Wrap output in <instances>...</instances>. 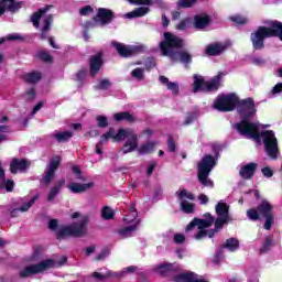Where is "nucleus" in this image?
<instances>
[{
    "label": "nucleus",
    "instance_id": "f704fd0d",
    "mask_svg": "<svg viewBox=\"0 0 282 282\" xmlns=\"http://www.w3.org/2000/svg\"><path fill=\"white\" fill-rule=\"evenodd\" d=\"M197 276L193 272L180 273L173 278L174 282H193V278Z\"/></svg>",
    "mask_w": 282,
    "mask_h": 282
},
{
    "label": "nucleus",
    "instance_id": "09e8293b",
    "mask_svg": "<svg viewBox=\"0 0 282 282\" xmlns=\"http://www.w3.org/2000/svg\"><path fill=\"white\" fill-rule=\"evenodd\" d=\"M85 78H87V70L86 69H79L76 74V80L79 83L80 87H83V83H85Z\"/></svg>",
    "mask_w": 282,
    "mask_h": 282
},
{
    "label": "nucleus",
    "instance_id": "b1692460",
    "mask_svg": "<svg viewBox=\"0 0 282 282\" xmlns=\"http://www.w3.org/2000/svg\"><path fill=\"white\" fill-rule=\"evenodd\" d=\"M224 52H226V45H224L221 43L208 44L205 50V54L207 56H221V54H224Z\"/></svg>",
    "mask_w": 282,
    "mask_h": 282
},
{
    "label": "nucleus",
    "instance_id": "6e6d98bb",
    "mask_svg": "<svg viewBox=\"0 0 282 282\" xmlns=\"http://www.w3.org/2000/svg\"><path fill=\"white\" fill-rule=\"evenodd\" d=\"M191 23V18H184L181 22L177 23L176 30H186Z\"/></svg>",
    "mask_w": 282,
    "mask_h": 282
},
{
    "label": "nucleus",
    "instance_id": "a18cd8bd",
    "mask_svg": "<svg viewBox=\"0 0 282 282\" xmlns=\"http://www.w3.org/2000/svg\"><path fill=\"white\" fill-rule=\"evenodd\" d=\"M96 121L99 129H107V127H109V120L102 115H98Z\"/></svg>",
    "mask_w": 282,
    "mask_h": 282
},
{
    "label": "nucleus",
    "instance_id": "7ed1b4c3",
    "mask_svg": "<svg viewBox=\"0 0 282 282\" xmlns=\"http://www.w3.org/2000/svg\"><path fill=\"white\" fill-rule=\"evenodd\" d=\"M247 217L250 221L264 219V230H272V226H274V206L267 199H263L258 204L257 208H250L247 210Z\"/></svg>",
    "mask_w": 282,
    "mask_h": 282
},
{
    "label": "nucleus",
    "instance_id": "69168bd1",
    "mask_svg": "<svg viewBox=\"0 0 282 282\" xmlns=\"http://www.w3.org/2000/svg\"><path fill=\"white\" fill-rule=\"evenodd\" d=\"M109 257V249L105 248L97 256L96 261H102V259Z\"/></svg>",
    "mask_w": 282,
    "mask_h": 282
},
{
    "label": "nucleus",
    "instance_id": "5fc2aeb1",
    "mask_svg": "<svg viewBox=\"0 0 282 282\" xmlns=\"http://www.w3.org/2000/svg\"><path fill=\"white\" fill-rule=\"evenodd\" d=\"M230 20L234 23H237V25H246V23H248V19H246V18H243L241 15L231 17Z\"/></svg>",
    "mask_w": 282,
    "mask_h": 282
},
{
    "label": "nucleus",
    "instance_id": "864d4df0",
    "mask_svg": "<svg viewBox=\"0 0 282 282\" xmlns=\"http://www.w3.org/2000/svg\"><path fill=\"white\" fill-rule=\"evenodd\" d=\"M72 172L76 176V180H79L80 182H85V177H83V170H80V167H78L77 165H74L72 167Z\"/></svg>",
    "mask_w": 282,
    "mask_h": 282
},
{
    "label": "nucleus",
    "instance_id": "ddd939ff",
    "mask_svg": "<svg viewBox=\"0 0 282 282\" xmlns=\"http://www.w3.org/2000/svg\"><path fill=\"white\" fill-rule=\"evenodd\" d=\"M177 197L181 200V210L185 213V215L195 213V204L184 200L185 197L186 199H191V202L195 200V194L188 193L187 189H181V192L177 193Z\"/></svg>",
    "mask_w": 282,
    "mask_h": 282
},
{
    "label": "nucleus",
    "instance_id": "f8f14e48",
    "mask_svg": "<svg viewBox=\"0 0 282 282\" xmlns=\"http://www.w3.org/2000/svg\"><path fill=\"white\" fill-rule=\"evenodd\" d=\"M111 45L121 58H131V56L142 52V46H129L120 42H111Z\"/></svg>",
    "mask_w": 282,
    "mask_h": 282
},
{
    "label": "nucleus",
    "instance_id": "0e129e2a",
    "mask_svg": "<svg viewBox=\"0 0 282 282\" xmlns=\"http://www.w3.org/2000/svg\"><path fill=\"white\" fill-rule=\"evenodd\" d=\"M251 63L253 65H257L258 67H261L262 65L265 64V59L263 57H252Z\"/></svg>",
    "mask_w": 282,
    "mask_h": 282
},
{
    "label": "nucleus",
    "instance_id": "8fccbe9b",
    "mask_svg": "<svg viewBox=\"0 0 282 282\" xmlns=\"http://www.w3.org/2000/svg\"><path fill=\"white\" fill-rule=\"evenodd\" d=\"M166 88L172 91L173 96H178L180 95V85L175 82H170L166 86Z\"/></svg>",
    "mask_w": 282,
    "mask_h": 282
},
{
    "label": "nucleus",
    "instance_id": "cd10ccee",
    "mask_svg": "<svg viewBox=\"0 0 282 282\" xmlns=\"http://www.w3.org/2000/svg\"><path fill=\"white\" fill-rule=\"evenodd\" d=\"M113 118L117 122H122L123 120L130 123L135 122V117H133L129 111L116 112Z\"/></svg>",
    "mask_w": 282,
    "mask_h": 282
},
{
    "label": "nucleus",
    "instance_id": "052dcab7",
    "mask_svg": "<svg viewBox=\"0 0 282 282\" xmlns=\"http://www.w3.org/2000/svg\"><path fill=\"white\" fill-rule=\"evenodd\" d=\"M94 12V8L91 6H85L79 10L80 17H87V14H91Z\"/></svg>",
    "mask_w": 282,
    "mask_h": 282
},
{
    "label": "nucleus",
    "instance_id": "4c0bfd02",
    "mask_svg": "<svg viewBox=\"0 0 282 282\" xmlns=\"http://www.w3.org/2000/svg\"><path fill=\"white\" fill-rule=\"evenodd\" d=\"M154 149H155V142L150 141L145 144L140 145V148L138 149V152L140 155H144L147 153H153Z\"/></svg>",
    "mask_w": 282,
    "mask_h": 282
},
{
    "label": "nucleus",
    "instance_id": "e433bc0d",
    "mask_svg": "<svg viewBox=\"0 0 282 282\" xmlns=\"http://www.w3.org/2000/svg\"><path fill=\"white\" fill-rule=\"evenodd\" d=\"M161 276H166L170 272H175V265L173 263H163L158 265Z\"/></svg>",
    "mask_w": 282,
    "mask_h": 282
},
{
    "label": "nucleus",
    "instance_id": "393cba45",
    "mask_svg": "<svg viewBox=\"0 0 282 282\" xmlns=\"http://www.w3.org/2000/svg\"><path fill=\"white\" fill-rule=\"evenodd\" d=\"M52 23H54V17L52 14L46 15L44 19V25L41 30L40 41H45V39H47V32L52 30Z\"/></svg>",
    "mask_w": 282,
    "mask_h": 282
},
{
    "label": "nucleus",
    "instance_id": "13d9d810",
    "mask_svg": "<svg viewBox=\"0 0 282 282\" xmlns=\"http://www.w3.org/2000/svg\"><path fill=\"white\" fill-rule=\"evenodd\" d=\"M145 69L151 70L153 67H155V57H148L144 63Z\"/></svg>",
    "mask_w": 282,
    "mask_h": 282
},
{
    "label": "nucleus",
    "instance_id": "6ab92c4d",
    "mask_svg": "<svg viewBox=\"0 0 282 282\" xmlns=\"http://www.w3.org/2000/svg\"><path fill=\"white\" fill-rule=\"evenodd\" d=\"M0 189L7 191V193H12L14 191V181L13 180H6V170L1 165L0 161Z\"/></svg>",
    "mask_w": 282,
    "mask_h": 282
},
{
    "label": "nucleus",
    "instance_id": "20e7f679",
    "mask_svg": "<svg viewBox=\"0 0 282 282\" xmlns=\"http://www.w3.org/2000/svg\"><path fill=\"white\" fill-rule=\"evenodd\" d=\"M104 138L106 140H110L111 138L115 142H122V140H126L123 144L124 154L131 153L138 149V135L131 130L120 128L116 134V129L109 128V130L104 134Z\"/></svg>",
    "mask_w": 282,
    "mask_h": 282
},
{
    "label": "nucleus",
    "instance_id": "0eeeda50",
    "mask_svg": "<svg viewBox=\"0 0 282 282\" xmlns=\"http://www.w3.org/2000/svg\"><path fill=\"white\" fill-rule=\"evenodd\" d=\"M214 155L205 154L204 158L198 162L197 169V177L203 186H208V176L210 175V171L217 166V158H219V147H214L213 149Z\"/></svg>",
    "mask_w": 282,
    "mask_h": 282
},
{
    "label": "nucleus",
    "instance_id": "1a4fd4ad",
    "mask_svg": "<svg viewBox=\"0 0 282 282\" xmlns=\"http://www.w3.org/2000/svg\"><path fill=\"white\" fill-rule=\"evenodd\" d=\"M56 265V260L46 259L44 261L37 262L35 264H31L25 267L20 271V279H28L29 276H34V274H41V272H45V270H50Z\"/></svg>",
    "mask_w": 282,
    "mask_h": 282
},
{
    "label": "nucleus",
    "instance_id": "72a5a7b5",
    "mask_svg": "<svg viewBox=\"0 0 282 282\" xmlns=\"http://www.w3.org/2000/svg\"><path fill=\"white\" fill-rule=\"evenodd\" d=\"M271 248H274V238L272 236H267L260 248V253L264 254L265 252H270Z\"/></svg>",
    "mask_w": 282,
    "mask_h": 282
},
{
    "label": "nucleus",
    "instance_id": "2f4dec72",
    "mask_svg": "<svg viewBox=\"0 0 282 282\" xmlns=\"http://www.w3.org/2000/svg\"><path fill=\"white\" fill-rule=\"evenodd\" d=\"M53 138L59 142V144H63L65 142H69V140H72V138H74V132L72 131H63V132H58L55 133L53 135Z\"/></svg>",
    "mask_w": 282,
    "mask_h": 282
},
{
    "label": "nucleus",
    "instance_id": "f257e3e1",
    "mask_svg": "<svg viewBox=\"0 0 282 282\" xmlns=\"http://www.w3.org/2000/svg\"><path fill=\"white\" fill-rule=\"evenodd\" d=\"M237 111L241 117L240 122L234 127L240 135H246L261 147V138L264 144V151L271 158V160H278L279 158V140L272 130H262L259 132V124L251 122L252 118L257 115V108L254 106V99L248 97L239 100L237 97Z\"/></svg>",
    "mask_w": 282,
    "mask_h": 282
},
{
    "label": "nucleus",
    "instance_id": "4be33fe9",
    "mask_svg": "<svg viewBox=\"0 0 282 282\" xmlns=\"http://www.w3.org/2000/svg\"><path fill=\"white\" fill-rule=\"evenodd\" d=\"M94 186H95L94 182H90V183L73 182L68 184V189L70 191V193L78 195L80 193H87V191H89V188H94Z\"/></svg>",
    "mask_w": 282,
    "mask_h": 282
},
{
    "label": "nucleus",
    "instance_id": "49530a36",
    "mask_svg": "<svg viewBox=\"0 0 282 282\" xmlns=\"http://www.w3.org/2000/svg\"><path fill=\"white\" fill-rule=\"evenodd\" d=\"M138 227L135 225H130L128 227L121 228L118 230V234L121 237H127V235H131Z\"/></svg>",
    "mask_w": 282,
    "mask_h": 282
},
{
    "label": "nucleus",
    "instance_id": "3c124183",
    "mask_svg": "<svg viewBox=\"0 0 282 282\" xmlns=\"http://www.w3.org/2000/svg\"><path fill=\"white\" fill-rule=\"evenodd\" d=\"M197 3V0H178L177 6L180 8H193Z\"/></svg>",
    "mask_w": 282,
    "mask_h": 282
},
{
    "label": "nucleus",
    "instance_id": "4468645a",
    "mask_svg": "<svg viewBox=\"0 0 282 282\" xmlns=\"http://www.w3.org/2000/svg\"><path fill=\"white\" fill-rule=\"evenodd\" d=\"M25 6L23 1L17 0H0V17H3L7 12H11V14H17L21 8Z\"/></svg>",
    "mask_w": 282,
    "mask_h": 282
},
{
    "label": "nucleus",
    "instance_id": "603ef678",
    "mask_svg": "<svg viewBox=\"0 0 282 282\" xmlns=\"http://www.w3.org/2000/svg\"><path fill=\"white\" fill-rule=\"evenodd\" d=\"M107 140L109 139H105V134H102L100 141L96 144L95 153H97V155H102V145Z\"/></svg>",
    "mask_w": 282,
    "mask_h": 282
},
{
    "label": "nucleus",
    "instance_id": "bb28decb",
    "mask_svg": "<svg viewBox=\"0 0 282 282\" xmlns=\"http://www.w3.org/2000/svg\"><path fill=\"white\" fill-rule=\"evenodd\" d=\"M215 212L218 217H225L230 219V206H228V204L219 202L215 206Z\"/></svg>",
    "mask_w": 282,
    "mask_h": 282
},
{
    "label": "nucleus",
    "instance_id": "de8ad7c7",
    "mask_svg": "<svg viewBox=\"0 0 282 282\" xmlns=\"http://www.w3.org/2000/svg\"><path fill=\"white\" fill-rule=\"evenodd\" d=\"M43 252V246L37 245L33 248V253H32V261H39L41 259V253Z\"/></svg>",
    "mask_w": 282,
    "mask_h": 282
},
{
    "label": "nucleus",
    "instance_id": "c9c22d12",
    "mask_svg": "<svg viewBox=\"0 0 282 282\" xmlns=\"http://www.w3.org/2000/svg\"><path fill=\"white\" fill-rule=\"evenodd\" d=\"M221 248H227L230 252H235V250L239 249V240L237 238H229L221 245Z\"/></svg>",
    "mask_w": 282,
    "mask_h": 282
},
{
    "label": "nucleus",
    "instance_id": "473e14b6",
    "mask_svg": "<svg viewBox=\"0 0 282 282\" xmlns=\"http://www.w3.org/2000/svg\"><path fill=\"white\" fill-rule=\"evenodd\" d=\"M149 12V8L147 7H140L134 9L133 11L126 14L127 19H138L140 17L147 15Z\"/></svg>",
    "mask_w": 282,
    "mask_h": 282
},
{
    "label": "nucleus",
    "instance_id": "423d86ee",
    "mask_svg": "<svg viewBox=\"0 0 282 282\" xmlns=\"http://www.w3.org/2000/svg\"><path fill=\"white\" fill-rule=\"evenodd\" d=\"M203 217L204 219L197 217L193 218V220L187 225L185 229V232H191V230L197 226L198 231L196 235H194V239L197 241L206 239V237L210 239V229L206 228H210V226L215 224V216L210 215V213H205Z\"/></svg>",
    "mask_w": 282,
    "mask_h": 282
},
{
    "label": "nucleus",
    "instance_id": "338daca9",
    "mask_svg": "<svg viewBox=\"0 0 282 282\" xmlns=\"http://www.w3.org/2000/svg\"><path fill=\"white\" fill-rule=\"evenodd\" d=\"M184 241H186V237H184V235L182 234H175L174 235V242L177 245L184 243Z\"/></svg>",
    "mask_w": 282,
    "mask_h": 282
},
{
    "label": "nucleus",
    "instance_id": "79ce46f5",
    "mask_svg": "<svg viewBox=\"0 0 282 282\" xmlns=\"http://www.w3.org/2000/svg\"><path fill=\"white\" fill-rule=\"evenodd\" d=\"M109 87H111V80L105 78L99 80L98 85L95 86V89L98 91H106V89H109Z\"/></svg>",
    "mask_w": 282,
    "mask_h": 282
},
{
    "label": "nucleus",
    "instance_id": "4d7b16f0",
    "mask_svg": "<svg viewBox=\"0 0 282 282\" xmlns=\"http://www.w3.org/2000/svg\"><path fill=\"white\" fill-rule=\"evenodd\" d=\"M106 274L108 279H122L124 276V271H121V272L107 271Z\"/></svg>",
    "mask_w": 282,
    "mask_h": 282
},
{
    "label": "nucleus",
    "instance_id": "6e6552de",
    "mask_svg": "<svg viewBox=\"0 0 282 282\" xmlns=\"http://www.w3.org/2000/svg\"><path fill=\"white\" fill-rule=\"evenodd\" d=\"M164 41L160 42L159 47L162 56H169L171 61H175V52L173 50H182L184 47V39L171 33H163Z\"/></svg>",
    "mask_w": 282,
    "mask_h": 282
},
{
    "label": "nucleus",
    "instance_id": "9d476101",
    "mask_svg": "<svg viewBox=\"0 0 282 282\" xmlns=\"http://www.w3.org/2000/svg\"><path fill=\"white\" fill-rule=\"evenodd\" d=\"M237 108V95H218L216 100L214 101V109L216 111H220L223 113H228V111H235Z\"/></svg>",
    "mask_w": 282,
    "mask_h": 282
},
{
    "label": "nucleus",
    "instance_id": "f3484780",
    "mask_svg": "<svg viewBox=\"0 0 282 282\" xmlns=\"http://www.w3.org/2000/svg\"><path fill=\"white\" fill-rule=\"evenodd\" d=\"M96 19H99L101 25H109V23L116 19V13H113L111 9L99 8L97 10Z\"/></svg>",
    "mask_w": 282,
    "mask_h": 282
},
{
    "label": "nucleus",
    "instance_id": "2eb2a0df",
    "mask_svg": "<svg viewBox=\"0 0 282 282\" xmlns=\"http://www.w3.org/2000/svg\"><path fill=\"white\" fill-rule=\"evenodd\" d=\"M30 166H32V162H30V160L13 158L11 160L9 171L12 175H17V173H25Z\"/></svg>",
    "mask_w": 282,
    "mask_h": 282
},
{
    "label": "nucleus",
    "instance_id": "a19ab883",
    "mask_svg": "<svg viewBox=\"0 0 282 282\" xmlns=\"http://www.w3.org/2000/svg\"><path fill=\"white\" fill-rule=\"evenodd\" d=\"M36 199H39V195L33 196L28 203H24L21 207H19L20 213H28V210L34 206Z\"/></svg>",
    "mask_w": 282,
    "mask_h": 282
},
{
    "label": "nucleus",
    "instance_id": "aec40b11",
    "mask_svg": "<svg viewBox=\"0 0 282 282\" xmlns=\"http://www.w3.org/2000/svg\"><path fill=\"white\" fill-rule=\"evenodd\" d=\"M213 19L208 14H196L194 15L193 25L195 30H204L210 25Z\"/></svg>",
    "mask_w": 282,
    "mask_h": 282
},
{
    "label": "nucleus",
    "instance_id": "c85d7f7f",
    "mask_svg": "<svg viewBox=\"0 0 282 282\" xmlns=\"http://www.w3.org/2000/svg\"><path fill=\"white\" fill-rule=\"evenodd\" d=\"M47 10H50V7L41 8L31 15V21H32L34 28H36V29L40 28L41 18L43 17V14H45V12H47Z\"/></svg>",
    "mask_w": 282,
    "mask_h": 282
},
{
    "label": "nucleus",
    "instance_id": "a211bd4d",
    "mask_svg": "<svg viewBox=\"0 0 282 282\" xmlns=\"http://www.w3.org/2000/svg\"><path fill=\"white\" fill-rule=\"evenodd\" d=\"M221 78H224V73H218V75L214 76L212 80L206 82L204 93L210 94L213 91H219V87L221 86Z\"/></svg>",
    "mask_w": 282,
    "mask_h": 282
},
{
    "label": "nucleus",
    "instance_id": "37998d69",
    "mask_svg": "<svg viewBox=\"0 0 282 282\" xmlns=\"http://www.w3.org/2000/svg\"><path fill=\"white\" fill-rule=\"evenodd\" d=\"M166 144L170 153H175L177 151V143H175V138H173V134L167 135Z\"/></svg>",
    "mask_w": 282,
    "mask_h": 282
},
{
    "label": "nucleus",
    "instance_id": "412c9836",
    "mask_svg": "<svg viewBox=\"0 0 282 282\" xmlns=\"http://www.w3.org/2000/svg\"><path fill=\"white\" fill-rule=\"evenodd\" d=\"M258 164L254 162L248 163L240 167L239 175L242 180H252L254 177V173H257Z\"/></svg>",
    "mask_w": 282,
    "mask_h": 282
},
{
    "label": "nucleus",
    "instance_id": "39448f33",
    "mask_svg": "<svg viewBox=\"0 0 282 282\" xmlns=\"http://www.w3.org/2000/svg\"><path fill=\"white\" fill-rule=\"evenodd\" d=\"M89 224V217L84 216L79 224L73 223L70 225L62 226L55 234L57 241H63L69 237H74L78 239L80 237H85L87 235V225Z\"/></svg>",
    "mask_w": 282,
    "mask_h": 282
},
{
    "label": "nucleus",
    "instance_id": "dca6fc26",
    "mask_svg": "<svg viewBox=\"0 0 282 282\" xmlns=\"http://www.w3.org/2000/svg\"><path fill=\"white\" fill-rule=\"evenodd\" d=\"M105 65V61L102 59V52H98L97 54L89 57V74L91 78H96L100 68Z\"/></svg>",
    "mask_w": 282,
    "mask_h": 282
},
{
    "label": "nucleus",
    "instance_id": "774afa93",
    "mask_svg": "<svg viewBox=\"0 0 282 282\" xmlns=\"http://www.w3.org/2000/svg\"><path fill=\"white\" fill-rule=\"evenodd\" d=\"M271 94H282V83H278L271 90Z\"/></svg>",
    "mask_w": 282,
    "mask_h": 282
},
{
    "label": "nucleus",
    "instance_id": "e2e57ef3",
    "mask_svg": "<svg viewBox=\"0 0 282 282\" xmlns=\"http://www.w3.org/2000/svg\"><path fill=\"white\" fill-rule=\"evenodd\" d=\"M91 276H93V279H96L97 281H107V279H108L107 273L101 274V273L96 272V271L91 273Z\"/></svg>",
    "mask_w": 282,
    "mask_h": 282
},
{
    "label": "nucleus",
    "instance_id": "9b49d317",
    "mask_svg": "<svg viewBox=\"0 0 282 282\" xmlns=\"http://www.w3.org/2000/svg\"><path fill=\"white\" fill-rule=\"evenodd\" d=\"M61 162H63L61 155H56L50 160L47 169L42 175V183L44 186H50V184H52V180H54L56 171H58V166H61Z\"/></svg>",
    "mask_w": 282,
    "mask_h": 282
},
{
    "label": "nucleus",
    "instance_id": "a878e982",
    "mask_svg": "<svg viewBox=\"0 0 282 282\" xmlns=\"http://www.w3.org/2000/svg\"><path fill=\"white\" fill-rule=\"evenodd\" d=\"M65 186V178H61L59 181L56 182L55 186H53L47 195V202H54L56 199V195L61 193V188Z\"/></svg>",
    "mask_w": 282,
    "mask_h": 282
},
{
    "label": "nucleus",
    "instance_id": "ea45409f",
    "mask_svg": "<svg viewBox=\"0 0 282 282\" xmlns=\"http://www.w3.org/2000/svg\"><path fill=\"white\" fill-rule=\"evenodd\" d=\"M101 217H102V219H106V220L113 219V217H116V212H113V209H111V207L105 206L101 209Z\"/></svg>",
    "mask_w": 282,
    "mask_h": 282
},
{
    "label": "nucleus",
    "instance_id": "680f3d73",
    "mask_svg": "<svg viewBox=\"0 0 282 282\" xmlns=\"http://www.w3.org/2000/svg\"><path fill=\"white\" fill-rule=\"evenodd\" d=\"M195 118H197V113L191 112L184 120L183 124L188 126L195 122Z\"/></svg>",
    "mask_w": 282,
    "mask_h": 282
},
{
    "label": "nucleus",
    "instance_id": "5701e85b",
    "mask_svg": "<svg viewBox=\"0 0 282 282\" xmlns=\"http://www.w3.org/2000/svg\"><path fill=\"white\" fill-rule=\"evenodd\" d=\"M230 218L218 216L216 219L214 218V229L209 231V239H214L217 232H221L224 230V226L229 224Z\"/></svg>",
    "mask_w": 282,
    "mask_h": 282
},
{
    "label": "nucleus",
    "instance_id": "58836bf2",
    "mask_svg": "<svg viewBox=\"0 0 282 282\" xmlns=\"http://www.w3.org/2000/svg\"><path fill=\"white\" fill-rule=\"evenodd\" d=\"M178 56H180L181 63H183L184 65H191V63H193V55H191L186 51H180Z\"/></svg>",
    "mask_w": 282,
    "mask_h": 282
},
{
    "label": "nucleus",
    "instance_id": "bf43d9fd",
    "mask_svg": "<svg viewBox=\"0 0 282 282\" xmlns=\"http://www.w3.org/2000/svg\"><path fill=\"white\" fill-rule=\"evenodd\" d=\"M40 61H43L44 63H52V55L47 52H41L39 54Z\"/></svg>",
    "mask_w": 282,
    "mask_h": 282
},
{
    "label": "nucleus",
    "instance_id": "f03ea898",
    "mask_svg": "<svg viewBox=\"0 0 282 282\" xmlns=\"http://www.w3.org/2000/svg\"><path fill=\"white\" fill-rule=\"evenodd\" d=\"M268 25V26H267ZM267 25H260L250 34L253 52L265 50V39H279L282 42V22L271 20Z\"/></svg>",
    "mask_w": 282,
    "mask_h": 282
},
{
    "label": "nucleus",
    "instance_id": "7c9ffc66",
    "mask_svg": "<svg viewBox=\"0 0 282 282\" xmlns=\"http://www.w3.org/2000/svg\"><path fill=\"white\" fill-rule=\"evenodd\" d=\"M42 78L41 73L39 72H31L23 75V80L28 83V85H36Z\"/></svg>",
    "mask_w": 282,
    "mask_h": 282
},
{
    "label": "nucleus",
    "instance_id": "c03bdc74",
    "mask_svg": "<svg viewBox=\"0 0 282 282\" xmlns=\"http://www.w3.org/2000/svg\"><path fill=\"white\" fill-rule=\"evenodd\" d=\"M130 76L137 80H144V68L137 67L131 73Z\"/></svg>",
    "mask_w": 282,
    "mask_h": 282
},
{
    "label": "nucleus",
    "instance_id": "c756f323",
    "mask_svg": "<svg viewBox=\"0 0 282 282\" xmlns=\"http://www.w3.org/2000/svg\"><path fill=\"white\" fill-rule=\"evenodd\" d=\"M206 87V80L204 77L199 75H194V83H193V93L197 94L199 91H204Z\"/></svg>",
    "mask_w": 282,
    "mask_h": 282
}]
</instances>
